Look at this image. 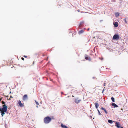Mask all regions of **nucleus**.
<instances>
[{
    "mask_svg": "<svg viewBox=\"0 0 128 128\" xmlns=\"http://www.w3.org/2000/svg\"><path fill=\"white\" fill-rule=\"evenodd\" d=\"M52 119H54V118H51L48 116L46 117L44 119V122L45 124L48 123L50 122L51 120Z\"/></svg>",
    "mask_w": 128,
    "mask_h": 128,
    "instance_id": "1",
    "label": "nucleus"
},
{
    "mask_svg": "<svg viewBox=\"0 0 128 128\" xmlns=\"http://www.w3.org/2000/svg\"><path fill=\"white\" fill-rule=\"evenodd\" d=\"M119 38L120 36L118 35L117 34H115L114 36L112 39L113 40H117L119 39Z\"/></svg>",
    "mask_w": 128,
    "mask_h": 128,
    "instance_id": "2",
    "label": "nucleus"
},
{
    "mask_svg": "<svg viewBox=\"0 0 128 128\" xmlns=\"http://www.w3.org/2000/svg\"><path fill=\"white\" fill-rule=\"evenodd\" d=\"M28 98V95L27 94H25L22 97V100L24 101H25Z\"/></svg>",
    "mask_w": 128,
    "mask_h": 128,
    "instance_id": "3",
    "label": "nucleus"
},
{
    "mask_svg": "<svg viewBox=\"0 0 128 128\" xmlns=\"http://www.w3.org/2000/svg\"><path fill=\"white\" fill-rule=\"evenodd\" d=\"M81 100L80 99H79L78 98H77L75 100V102L77 104H78L80 102Z\"/></svg>",
    "mask_w": 128,
    "mask_h": 128,
    "instance_id": "4",
    "label": "nucleus"
},
{
    "mask_svg": "<svg viewBox=\"0 0 128 128\" xmlns=\"http://www.w3.org/2000/svg\"><path fill=\"white\" fill-rule=\"evenodd\" d=\"M116 126V127L118 128H119L120 127V125L119 122H116L115 123Z\"/></svg>",
    "mask_w": 128,
    "mask_h": 128,
    "instance_id": "5",
    "label": "nucleus"
},
{
    "mask_svg": "<svg viewBox=\"0 0 128 128\" xmlns=\"http://www.w3.org/2000/svg\"><path fill=\"white\" fill-rule=\"evenodd\" d=\"M18 104L20 107H22L24 106V105L21 103V101L20 100L18 102Z\"/></svg>",
    "mask_w": 128,
    "mask_h": 128,
    "instance_id": "6",
    "label": "nucleus"
},
{
    "mask_svg": "<svg viewBox=\"0 0 128 128\" xmlns=\"http://www.w3.org/2000/svg\"><path fill=\"white\" fill-rule=\"evenodd\" d=\"M85 59L86 60H90L91 58L89 57H88L87 56H85Z\"/></svg>",
    "mask_w": 128,
    "mask_h": 128,
    "instance_id": "7",
    "label": "nucleus"
},
{
    "mask_svg": "<svg viewBox=\"0 0 128 128\" xmlns=\"http://www.w3.org/2000/svg\"><path fill=\"white\" fill-rule=\"evenodd\" d=\"M112 105L114 106V108H117L118 107V106L114 103H112Z\"/></svg>",
    "mask_w": 128,
    "mask_h": 128,
    "instance_id": "8",
    "label": "nucleus"
},
{
    "mask_svg": "<svg viewBox=\"0 0 128 128\" xmlns=\"http://www.w3.org/2000/svg\"><path fill=\"white\" fill-rule=\"evenodd\" d=\"M101 109L102 110H104L105 112V113L106 114H108V112L106 111V110L104 108H103L102 107L101 108Z\"/></svg>",
    "mask_w": 128,
    "mask_h": 128,
    "instance_id": "9",
    "label": "nucleus"
},
{
    "mask_svg": "<svg viewBox=\"0 0 128 128\" xmlns=\"http://www.w3.org/2000/svg\"><path fill=\"white\" fill-rule=\"evenodd\" d=\"M95 105L96 108H98V106H99L98 105V103L97 102H97L95 103Z\"/></svg>",
    "mask_w": 128,
    "mask_h": 128,
    "instance_id": "10",
    "label": "nucleus"
},
{
    "mask_svg": "<svg viewBox=\"0 0 128 128\" xmlns=\"http://www.w3.org/2000/svg\"><path fill=\"white\" fill-rule=\"evenodd\" d=\"M84 22L83 21L81 22H80L79 24V26H81L82 25L84 24Z\"/></svg>",
    "mask_w": 128,
    "mask_h": 128,
    "instance_id": "11",
    "label": "nucleus"
},
{
    "mask_svg": "<svg viewBox=\"0 0 128 128\" xmlns=\"http://www.w3.org/2000/svg\"><path fill=\"white\" fill-rule=\"evenodd\" d=\"M114 25L115 27H117L118 26V23L116 22H115L114 24Z\"/></svg>",
    "mask_w": 128,
    "mask_h": 128,
    "instance_id": "12",
    "label": "nucleus"
},
{
    "mask_svg": "<svg viewBox=\"0 0 128 128\" xmlns=\"http://www.w3.org/2000/svg\"><path fill=\"white\" fill-rule=\"evenodd\" d=\"M84 32V30H80V31L79 32L78 34H82V33H83Z\"/></svg>",
    "mask_w": 128,
    "mask_h": 128,
    "instance_id": "13",
    "label": "nucleus"
},
{
    "mask_svg": "<svg viewBox=\"0 0 128 128\" xmlns=\"http://www.w3.org/2000/svg\"><path fill=\"white\" fill-rule=\"evenodd\" d=\"M108 122L111 124H112V122H112V120H108Z\"/></svg>",
    "mask_w": 128,
    "mask_h": 128,
    "instance_id": "14",
    "label": "nucleus"
},
{
    "mask_svg": "<svg viewBox=\"0 0 128 128\" xmlns=\"http://www.w3.org/2000/svg\"><path fill=\"white\" fill-rule=\"evenodd\" d=\"M111 99L112 102H115L114 99L113 97H111Z\"/></svg>",
    "mask_w": 128,
    "mask_h": 128,
    "instance_id": "15",
    "label": "nucleus"
},
{
    "mask_svg": "<svg viewBox=\"0 0 128 128\" xmlns=\"http://www.w3.org/2000/svg\"><path fill=\"white\" fill-rule=\"evenodd\" d=\"M35 102H36V104L37 106H36L37 107H38V106H37V105H38L39 104L38 103V102L36 101L35 100Z\"/></svg>",
    "mask_w": 128,
    "mask_h": 128,
    "instance_id": "16",
    "label": "nucleus"
},
{
    "mask_svg": "<svg viewBox=\"0 0 128 128\" xmlns=\"http://www.w3.org/2000/svg\"><path fill=\"white\" fill-rule=\"evenodd\" d=\"M98 111V114L99 115H101V113L100 112V111H99V110H97Z\"/></svg>",
    "mask_w": 128,
    "mask_h": 128,
    "instance_id": "17",
    "label": "nucleus"
},
{
    "mask_svg": "<svg viewBox=\"0 0 128 128\" xmlns=\"http://www.w3.org/2000/svg\"><path fill=\"white\" fill-rule=\"evenodd\" d=\"M115 15L116 16H118L119 15V14L118 13H116L115 14Z\"/></svg>",
    "mask_w": 128,
    "mask_h": 128,
    "instance_id": "18",
    "label": "nucleus"
},
{
    "mask_svg": "<svg viewBox=\"0 0 128 128\" xmlns=\"http://www.w3.org/2000/svg\"><path fill=\"white\" fill-rule=\"evenodd\" d=\"M24 57L25 58H27V56H26L24 55Z\"/></svg>",
    "mask_w": 128,
    "mask_h": 128,
    "instance_id": "19",
    "label": "nucleus"
},
{
    "mask_svg": "<svg viewBox=\"0 0 128 128\" xmlns=\"http://www.w3.org/2000/svg\"><path fill=\"white\" fill-rule=\"evenodd\" d=\"M21 58L22 60H24V58H23L22 57Z\"/></svg>",
    "mask_w": 128,
    "mask_h": 128,
    "instance_id": "20",
    "label": "nucleus"
},
{
    "mask_svg": "<svg viewBox=\"0 0 128 128\" xmlns=\"http://www.w3.org/2000/svg\"><path fill=\"white\" fill-rule=\"evenodd\" d=\"M13 98V97H12V96H10V98ZM9 100H10V99Z\"/></svg>",
    "mask_w": 128,
    "mask_h": 128,
    "instance_id": "21",
    "label": "nucleus"
},
{
    "mask_svg": "<svg viewBox=\"0 0 128 128\" xmlns=\"http://www.w3.org/2000/svg\"><path fill=\"white\" fill-rule=\"evenodd\" d=\"M106 83H105V82H104V86L106 85Z\"/></svg>",
    "mask_w": 128,
    "mask_h": 128,
    "instance_id": "22",
    "label": "nucleus"
},
{
    "mask_svg": "<svg viewBox=\"0 0 128 128\" xmlns=\"http://www.w3.org/2000/svg\"><path fill=\"white\" fill-rule=\"evenodd\" d=\"M74 34H76V32H74Z\"/></svg>",
    "mask_w": 128,
    "mask_h": 128,
    "instance_id": "23",
    "label": "nucleus"
},
{
    "mask_svg": "<svg viewBox=\"0 0 128 128\" xmlns=\"http://www.w3.org/2000/svg\"><path fill=\"white\" fill-rule=\"evenodd\" d=\"M88 30H89V28H88Z\"/></svg>",
    "mask_w": 128,
    "mask_h": 128,
    "instance_id": "24",
    "label": "nucleus"
},
{
    "mask_svg": "<svg viewBox=\"0 0 128 128\" xmlns=\"http://www.w3.org/2000/svg\"><path fill=\"white\" fill-rule=\"evenodd\" d=\"M120 128H123V127H121Z\"/></svg>",
    "mask_w": 128,
    "mask_h": 128,
    "instance_id": "25",
    "label": "nucleus"
},
{
    "mask_svg": "<svg viewBox=\"0 0 128 128\" xmlns=\"http://www.w3.org/2000/svg\"><path fill=\"white\" fill-rule=\"evenodd\" d=\"M121 110H123V109L122 108L121 109Z\"/></svg>",
    "mask_w": 128,
    "mask_h": 128,
    "instance_id": "26",
    "label": "nucleus"
},
{
    "mask_svg": "<svg viewBox=\"0 0 128 128\" xmlns=\"http://www.w3.org/2000/svg\"><path fill=\"white\" fill-rule=\"evenodd\" d=\"M1 100V99L0 98V101Z\"/></svg>",
    "mask_w": 128,
    "mask_h": 128,
    "instance_id": "27",
    "label": "nucleus"
},
{
    "mask_svg": "<svg viewBox=\"0 0 128 128\" xmlns=\"http://www.w3.org/2000/svg\"><path fill=\"white\" fill-rule=\"evenodd\" d=\"M69 97V96H68V97Z\"/></svg>",
    "mask_w": 128,
    "mask_h": 128,
    "instance_id": "28",
    "label": "nucleus"
},
{
    "mask_svg": "<svg viewBox=\"0 0 128 128\" xmlns=\"http://www.w3.org/2000/svg\"><path fill=\"white\" fill-rule=\"evenodd\" d=\"M73 34H74V33H73L72 35H73Z\"/></svg>",
    "mask_w": 128,
    "mask_h": 128,
    "instance_id": "29",
    "label": "nucleus"
}]
</instances>
